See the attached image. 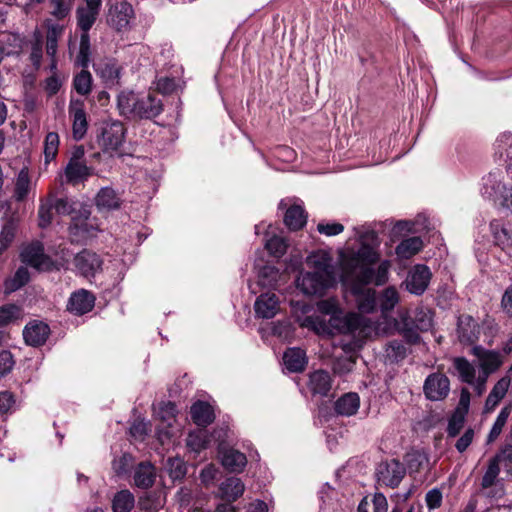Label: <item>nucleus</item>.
I'll list each match as a JSON object with an SVG mask.
<instances>
[{
	"label": "nucleus",
	"mask_w": 512,
	"mask_h": 512,
	"mask_svg": "<svg viewBox=\"0 0 512 512\" xmlns=\"http://www.w3.org/2000/svg\"><path fill=\"white\" fill-rule=\"evenodd\" d=\"M378 246L377 233L369 231L361 236L358 250H350L342 256L341 279L354 296L361 313H372L377 307L376 291L367 285L373 281V265L380 258Z\"/></svg>",
	"instance_id": "1"
},
{
	"label": "nucleus",
	"mask_w": 512,
	"mask_h": 512,
	"mask_svg": "<svg viewBox=\"0 0 512 512\" xmlns=\"http://www.w3.org/2000/svg\"><path fill=\"white\" fill-rule=\"evenodd\" d=\"M306 321L312 323L318 333L333 335L335 333L349 334L356 332L366 323V318L357 313L344 314L340 310L329 317L328 321L319 317H307Z\"/></svg>",
	"instance_id": "2"
},
{
	"label": "nucleus",
	"mask_w": 512,
	"mask_h": 512,
	"mask_svg": "<svg viewBox=\"0 0 512 512\" xmlns=\"http://www.w3.org/2000/svg\"><path fill=\"white\" fill-rule=\"evenodd\" d=\"M398 328L408 342L416 344L420 337L418 331H428L432 327V316L430 311L417 308L411 317L407 310L399 313Z\"/></svg>",
	"instance_id": "3"
},
{
	"label": "nucleus",
	"mask_w": 512,
	"mask_h": 512,
	"mask_svg": "<svg viewBox=\"0 0 512 512\" xmlns=\"http://www.w3.org/2000/svg\"><path fill=\"white\" fill-rule=\"evenodd\" d=\"M126 128L118 120L103 122L98 130L96 141L103 153L113 156L125 142Z\"/></svg>",
	"instance_id": "4"
},
{
	"label": "nucleus",
	"mask_w": 512,
	"mask_h": 512,
	"mask_svg": "<svg viewBox=\"0 0 512 512\" xmlns=\"http://www.w3.org/2000/svg\"><path fill=\"white\" fill-rule=\"evenodd\" d=\"M335 283V277H329L314 271H302L296 279L297 288L307 296H323Z\"/></svg>",
	"instance_id": "5"
},
{
	"label": "nucleus",
	"mask_w": 512,
	"mask_h": 512,
	"mask_svg": "<svg viewBox=\"0 0 512 512\" xmlns=\"http://www.w3.org/2000/svg\"><path fill=\"white\" fill-rule=\"evenodd\" d=\"M406 475L405 466L397 459L386 460L377 466L376 476L380 484L396 488Z\"/></svg>",
	"instance_id": "6"
},
{
	"label": "nucleus",
	"mask_w": 512,
	"mask_h": 512,
	"mask_svg": "<svg viewBox=\"0 0 512 512\" xmlns=\"http://www.w3.org/2000/svg\"><path fill=\"white\" fill-rule=\"evenodd\" d=\"M134 18L132 5L124 0L116 1L108 10L107 23L117 31L126 29Z\"/></svg>",
	"instance_id": "7"
},
{
	"label": "nucleus",
	"mask_w": 512,
	"mask_h": 512,
	"mask_svg": "<svg viewBox=\"0 0 512 512\" xmlns=\"http://www.w3.org/2000/svg\"><path fill=\"white\" fill-rule=\"evenodd\" d=\"M20 256L23 263L39 271H49L54 265L51 258L45 255L43 245L40 242H34L26 246Z\"/></svg>",
	"instance_id": "8"
},
{
	"label": "nucleus",
	"mask_w": 512,
	"mask_h": 512,
	"mask_svg": "<svg viewBox=\"0 0 512 512\" xmlns=\"http://www.w3.org/2000/svg\"><path fill=\"white\" fill-rule=\"evenodd\" d=\"M73 264L81 276L90 279L101 271L103 261L95 252L84 249L75 255Z\"/></svg>",
	"instance_id": "9"
},
{
	"label": "nucleus",
	"mask_w": 512,
	"mask_h": 512,
	"mask_svg": "<svg viewBox=\"0 0 512 512\" xmlns=\"http://www.w3.org/2000/svg\"><path fill=\"white\" fill-rule=\"evenodd\" d=\"M431 271L426 265L417 264L409 272L404 285L411 294L422 295L430 282Z\"/></svg>",
	"instance_id": "10"
},
{
	"label": "nucleus",
	"mask_w": 512,
	"mask_h": 512,
	"mask_svg": "<svg viewBox=\"0 0 512 512\" xmlns=\"http://www.w3.org/2000/svg\"><path fill=\"white\" fill-rule=\"evenodd\" d=\"M500 466H502V465H501L496 454L491 459H489L487 468L482 476L480 485H481L482 490H489V489L495 488L496 492L493 493L492 491H488L486 493L487 496L501 497L504 494L503 486L499 479Z\"/></svg>",
	"instance_id": "11"
},
{
	"label": "nucleus",
	"mask_w": 512,
	"mask_h": 512,
	"mask_svg": "<svg viewBox=\"0 0 512 512\" xmlns=\"http://www.w3.org/2000/svg\"><path fill=\"white\" fill-rule=\"evenodd\" d=\"M423 390L429 400H442L450 391L449 378L441 373H433L426 378Z\"/></svg>",
	"instance_id": "12"
},
{
	"label": "nucleus",
	"mask_w": 512,
	"mask_h": 512,
	"mask_svg": "<svg viewBox=\"0 0 512 512\" xmlns=\"http://www.w3.org/2000/svg\"><path fill=\"white\" fill-rule=\"evenodd\" d=\"M102 0H85V5L76 10L77 26L81 34L89 33L100 12Z\"/></svg>",
	"instance_id": "13"
},
{
	"label": "nucleus",
	"mask_w": 512,
	"mask_h": 512,
	"mask_svg": "<svg viewBox=\"0 0 512 512\" xmlns=\"http://www.w3.org/2000/svg\"><path fill=\"white\" fill-rule=\"evenodd\" d=\"M50 334L49 326L39 320H32L23 329L25 343L32 347H39L45 344Z\"/></svg>",
	"instance_id": "14"
},
{
	"label": "nucleus",
	"mask_w": 512,
	"mask_h": 512,
	"mask_svg": "<svg viewBox=\"0 0 512 512\" xmlns=\"http://www.w3.org/2000/svg\"><path fill=\"white\" fill-rule=\"evenodd\" d=\"M163 111V103L155 94L148 93L146 96L138 97L137 108L134 118L153 119Z\"/></svg>",
	"instance_id": "15"
},
{
	"label": "nucleus",
	"mask_w": 512,
	"mask_h": 512,
	"mask_svg": "<svg viewBox=\"0 0 512 512\" xmlns=\"http://www.w3.org/2000/svg\"><path fill=\"white\" fill-rule=\"evenodd\" d=\"M95 296L86 289H80L71 294L67 309L71 313L81 316L90 312L95 305Z\"/></svg>",
	"instance_id": "16"
},
{
	"label": "nucleus",
	"mask_w": 512,
	"mask_h": 512,
	"mask_svg": "<svg viewBox=\"0 0 512 512\" xmlns=\"http://www.w3.org/2000/svg\"><path fill=\"white\" fill-rule=\"evenodd\" d=\"M69 116L72 119L73 137L75 140H81L88 129L84 103L80 100L71 101L69 105Z\"/></svg>",
	"instance_id": "17"
},
{
	"label": "nucleus",
	"mask_w": 512,
	"mask_h": 512,
	"mask_svg": "<svg viewBox=\"0 0 512 512\" xmlns=\"http://www.w3.org/2000/svg\"><path fill=\"white\" fill-rule=\"evenodd\" d=\"M255 315L262 319H271L279 311V299L274 293H262L254 303Z\"/></svg>",
	"instance_id": "18"
},
{
	"label": "nucleus",
	"mask_w": 512,
	"mask_h": 512,
	"mask_svg": "<svg viewBox=\"0 0 512 512\" xmlns=\"http://www.w3.org/2000/svg\"><path fill=\"white\" fill-rule=\"evenodd\" d=\"M484 186L485 193L492 195L491 192H488V187L494 192V194H501L502 202L501 204L512 212V186L507 188L504 184H502L499 179L498 172H491L488 174L486 178H484Z\"/></svg>",
	"instance_id": "19"
},
{
	"label": "nucleus",
	"mask_w": 512,
	"mask_h": 512,
	"mask_svg": "<svg viewBox=\"0 0 512 512\" xmlns=\"http://www.w3.org/2000/svg\"><path fill=\"white\" fill-rule=\"evenodd\" d=\"M95 71L108 87L120 84L122 67L115 60H106L97 64Z\"/></svg>",
	"instance_id": "20"
},
{
	"label": "nucleus",
	"mask_w": 512,
	"mask_h": 512,
	"mask_svg": "<svg viewBox=\"0 0 512 512\" xmlns=\"http://www.w3.org/2000/svg\"><path fill=\"white\" fill-rule=\"evenodd\" d=\"M93 174V168L85 162H68L64 169L65 182L77 185L86 181Z\"/></svg>",
	"instance_id": "21"
},
{
	"label": "nucleus",
	"mask_w": 512,
	"mask_h": 512,
	"mask_svg": "<svg viewBox=\"0 0 512 512\" xmlns=\"http://www.w3.org/2000/svg\"><path fill=\"white\" fill-rule=\"evenodd\" d=\"M458 339L461 343L472 344L478 339V325L470 315H461L458 318Z\"/></svg>",
	"instance_id": "22"
},
{
	"label": "nucleus",
	"mask_w": 512,
	"mask_h": 512,
	"mask_svg": "<svg viewBox=\"0 0 512 512\" xmlns=\"http://www.w3.org/2000/svg\"><path fill=\"white\" fill-rule=\"evenodd\" d=\"M221 463L230 472H242L247 464L246 455L233 448L220 451Z\"/></svg>",
	"instance_id": "23"
},
{
	"label": "nucleus",
	"mask_w": 512,
	"mask_h": 512,
	"mask_svg": "<svg viewBox=\"0 0 512 512\" xmlns=\"http://www.w3.org/2000/svg\"><path fill=\"white\" fill-rule=\"evenodd\" d=\"M490 229L496 245L504 249L512 248V226L500 220H492Z\"/></svg>",
	"instance_id": "24"
},
{
	"label": "nucleus",
	"mask_w": 512,
	"mask_h": 512,
	"mask_svg": "<svg viewBox=\"0 0 512 512\" xmlns=\"http://www.w3.org/2000/svg\"><path fill=\"white\" fill-rule=\"evenodd\" d=\"M191 418L199 427H207L214 419L215 414L213 407L204 401H197L191 406Z\"/></svg>",
	"instance_id": "25"
},
{
	"label": "nucleus",
	"mask_w": 512,
	"mask_h": 512,
	"mask_svg": "<svg viewBox=\"0 0 512 512\" xmlns=\"http://www.w3.org/2000/svg\"><path fill=\"white\" fill-rule=\"evenodd\" d=\"M331 385V376L327 371L316 370L309 375L308 387L314 395L327 396Z\"/></svg>",
	"instance_id": "26"
},
{
	"label": "nucleus",
	"mask_w": 512,
	"mask_h": 512,
	"mask_svg": "<svg viewBox=\"0 0 512 512\" xmlns=\"http://www.w3.org/2000/svg\"><path fill=\"white\" fill-rule=\"evenodd\" d=\"M95 204L99 211H111L120 208L121 199L114 189L104 187L97 193Z\"/></svg>",
	"instance_id": "27"
},
{
	"label": "nucleus",
	"mask_w": 512,
	"mask_h": 512,
	"mask_svg": "<svg viewBox=\"0 0 512 512\" xmlns=\"http://www.w3.org/2000/svg\"><path fill=\"white\" fill-rule=\"evenodd\" d=\"M510 386V379L508 377H502L497 381L486 398L484 405V412H492L500 401L505 397Z\"/></svg>",
	"instance_id": "28"
},
{
	"label": "nucleus",
	"mask_w": 512,
	"mask_h": 512,
	"mask_svg": "<svg viewBox=\"0 0 512 512\" xmlns=\"http://www.w3.org/2000/svg\"><path fill=\"white\" fill-rule=\"evenodd\" d=\"M245 485L237 477H229L219 486V496L229 502L236 501L244 493Z\"/></svg>",
	"instance_id": "29"
},
{
	"label": "nucleus",
	"mask_w": 512,
	"mask_h": 512,
	"mask_svg": "<svg viewBox=\"0 0 512 512\" xmlns=\"http://www.w3.org/2000/svg\"><path fill=\"white\" fill-rule=\"evenodd\" d=\"M307 264L313 269L312 271L319 274L334 277V268L332 258L325 252H317L310 255Z\"/></svg>",
	"instance_id": "30"
},
{
	"label": "nucleus",
	"mask_w": 512,
	"mask_h": 512,
	"mask_svg": "<svg viewBox=\"0 0 512 512\" xmlns=\"http://www.w3.org/2000/svg\"><path fill=\"white\" fill-rule=\"evenodd\" d=\"M283 361L290 372H302L307 364L306 353L300 348H289L283 355Z\"/></svg>",
	"instance_id": "31"
},
{
	"label": "nucleus",
	"mask_w": 512,
	"mask_h": 512,
	"mask_svg": "<svg viewBox=\"0 0 512 512\" xmlns=\"http://www.w3.org/2000/svg\"><path fill=\"white\" fill-rule=\"evenodd\" d=\"M495 156L505 162L510 161L507 164L506 169L509 171L512 169V134L503 133L501 134L494 143Z\"/></svg>",
	"instance_id": "32"
},
{
	"label": "nucleus",
	"mask_w": 512,
	"mask_h": 512,
	"mask_svg": "<svg viewBox=\"0 0 512 512\" xmlns=\"http://www.w3.org/2000/svg\"><path fill=\"white\" fill-rule=\"evenodd\" d=\"M360 405V399L357 393H346L341 396L334 405L337 414L342 416L354 415Z\"/></svg>",
	"instance_id": "33"
},
{
	"label": "nucleus",
	"mask_w": 512,
	"mask_h": 512,
	"mask_svg": "<svg viewBox=\"0 0 512 512\" xmlns=\"http://www.w3.org/2000/svg\"><path fill=\"white\" fill-rule=\"evenodd\" d=\"M155 468L150 463H140L134 473L135 485L139 488L147 489L151 487L155 481Z\"/></svg>",
	"instance_id": "34"
},
{
	"label": "nucleus",
	"mask_w": 512,
	"mask_h": 512,
	"mask_svg": "<svg viewBox=\"0 0 512 512\" xmlns=\"http://www.w3.org/2000/svg\"><path fill=\"white\" fill-rule=\"evenodd\" d=\"M307 221V215L300 205H292L285 213L284 223L293 231L300 230L304 227Z\"/></svg>",
	"instance_id": "35"
},
{
	"label": "nucleus",
	"mask_w": 512,
	"mask_h": 512,
	"mask_svg": "<svg viewBox=\"0 0 512 512\" xmlns=\"http://www.w3.org/2000/svg\"><path fill=\"white\" fill-rule=\"evenodd\" d=\"M138 96L131 91H122L118 95L117 106L122 116L134 118Z\"/></svg>",
	"instance_id": "36"
},
{
	"label": "nucleus",
	"mask_w": 512,
	"mask_h": 512,
	"mask_svg": "<svg viewBox=\"0 0 512 512\" xmlns=\"http://www.w3.org/2000/svg\"><path fill=\"white\" fill-rule=\"evenodd\" d=\"M454 368L457 371L459 379L467 384H474L476 378V368L464 357H457L453 360Z\"/></svg>",
	"instance_id": "37"
},
{
	"label": "nucleus",
	"mask_w": 512,
	"mask_h": 512,
	"mask_svg": "<svg viewBox=\"0 0 512 512\" xmlns=\"http://www.w3.org/2000/svg\"><path fill=\"white\" fill-rule=\"evenodd\" d=\"M423 246V242L420 237H410L402 240L396 247V254L402 259H409L418 253Z\"/></svg>",
	"instance_id": "38"
},
{
	"label": "nucleus",
	"mask_w": 512,
	"mask_h": 512,
	"mask_svg": "<svg viewBox=\"0 0 512 512\" xmlns=\"http://www.w3.org/2000/svg\"><path fill=\"white\" fill-rule=\"evenodd\" d=\"M30 188L31 180L29 171L27 168H23L16 177L13 197L18 202L25 200L29 194Z\"/></svg>",
	"instance_id": "39"
},
{
	"label": "nucleus",
	"mask_w": 512,
	"mask_h": 512,
	"mask_svg": "<svg viewBox=\"0 0 512 512\" xmlns=\"http://www.w3.org/2000/svg\"><path fill=\"white\" fill-rule=\"evenodd\" d=\"M279 276L278 269L274 266L266 265L259 270L258 281L255 285L262 288L274 289L277 286Z\"/></svg>",
	"instance_id": "40"
},
{
	"label": "nucleus",
	"mask_w": 512,
	"mask_h": 512,
	"mask_svg": "<svg viewBox=\"0 0 512 512\" xmlns=\"http://www.w3.org/2000/svg\"><path fill=\"white\" fill-rule=\"evenodd\" d=\"M64 27L60 24H49L46 34V53L49 57L57 54L58 40L62 37Z\"/></svg>",
	"instance_id": "41"
},
{
	"label": "nucleus",
	"mask_w": 512,
	"mask_h": 512,
	"mask_svg": "<svg viewBox=\"0 0 512 512\" xmlns=\"http://www.w3.org/2000/svg\"><path fill=\"white\" fill-rule=\"evenodd\" d=\"M135 499L129 490H121L113 498L114 512H130L134 507Z\"/></svg>",
	"instance_id": "42"
},
{
	"label": "nucleus",
	"mask_w": 512,
	"mask_h": 512,
	"mask_svg": "<svg viewBox=\"0 0 512 512\" xmlns=\"http://www.w3.org/2000/svg\"><path fill=\"white\" fill-rule=\"evenodd\" d=\"M92 83V75L86 68H83L73 78V87L75 91L82 96H86L91 92Z\"/></svg>",
	"instance_id": "43"
},
{
	"label": "nucleus",
	"mask_w": 512,
	"mask_h": 512,
	"mask_svg": "<svg viewBox=\"0 0 512 512\" xmlns=\"http://www.w3.org/2000/svg\"><path fill=\"white\" fill-rule=\"evenodd\" d=\"M399 293L395 287L385 288L379 297V306L383 314L390 312L399 302Z\"/></svg>",
	"instance_id": "44"
},
{
	"label": "nucleus",
	"mask_w": 512,
	"mask_h": 512,
	"mask_svg": "<svg viewBox=\"0 0 512 512\" xmlns=\"http://www.w3.org/2000/svg\"><path fill=\"white\" fill-rule=\"evenodd\" d=\"M30 279L29 271L26 267H19L12 278L5 281V292L12 293L22 288Z\"/></svg>",
	"instance_id": "45"
},
{
	"label": "nucleus",
	"mask_w": 512,
	"mask_h": 512,
	"mask_svg": "<svg viewBox=\"0 0 512 512\" xmlns=\"http://www.w3.org/2000/svg\"><path fill=\"white\" fill-rule=\"evenodd\" d=\"M91 47L89 33L81 34L79 50L75 58V64L82 68H87L90 62Z\"/></svg>",
	"instance_id": "46"
},
{
	"label": "nucleus",
	"mask_w": 512,
	"mask_h": 512,
	"mask_svg": "<svg viewBox=\"0 0 512 512\" xmlns=\"http://www.w3.org/2000/svg\"><path fill=\"white\" fill-rule=\"evenodd\" d=\"M176 405L171 401L160 402L155 409L157 417L167 426H172L176 417Z\"/></svg>",
	"instance_id": "47"
},
{
	"label": "nucleus",
	"mask_w": 512,
	"mask_h": 512,
	"mask_svg": "<svg viewBox=\"0 0 512 512\" xmlns=\"http://www.w3.org/2000/svg\"><path fill=\"white\" fill-rule=\"evenodd\" d=\"M187 446L195 451L200 452L201 450L205 449L208 445L209 439L207 432L205 430H197L190 432L186 439Z\"/></svg>",
	"instance_id": "48"
},
{
	"label": "nucleus",
	"mask_w": 512,
	"mask_h": 512,
	"mask_svg": "<svg viewBox=\"0 0 512 512\" xmlns=\"http://www.w3.org/2000/svg\"><path fill=\"white\" fill-rule=\"evenodd\" d=\"M502 364L500 356L497 352L488 351L483 354L480 360V373H486L489 376L491 373L496 371Z\"/></svg>",
	"instance_id": "49"
},
{
	"label": "nucleus",
	"mask_w": 512,
	"mask_h": 512,
	"mask_svg": "<svg viewBox=\"0 0 512 512\" xmlns=\"http://www.w3.org/2000/svg\"><path fill=\"white\" fill-rule=\"evenodd\" d=\"M53 209V196H49L47 199L41 201L38 209L39 226L41 228H46L51 224Z\"/></svg>",
	"instance_id": "50"
},
{
	"label": "nucleus",
	"mask_w": 512,
	"mask_h": 512,
	"mask_svg": "<svg viewBox=\"0 0 512 512\" xmlns=\"http://www.w3.org/2000/svg\"><path fill=\"white\" fill-rule=\"evenodd\" d=\"M59 135L56 132H49L44 141L45 161L48 163L55 159L58 153Z\"/></svg>",
	"instance_id": "51"
},
{
	"label": "nucleus",
	"mask_w": 512,
	"mask_h": 512,
	"mask_svg": "<svg viewBox=\"0 0 512 512\" xmlns=\"http://www.w3.org/2000/svg\"><path fill=\"white\" fill-rule=\"evenodd\" d=\"M59 135L56 132H49L44 141L45 161L48 163L55 159L58 153Z\"/></svg>",
	"instance_id": "52"
},
{
	"label": "nucleus",
	"mask_w": 512,
	"mask_h": 512,
	"mask_svg": "<svg viewBox=\"0 0 512 512\" xmlns=\"http://www.w3.org/2000/svg\"><path fill=\"white\" fill-rule=\"evenodd\" d=\"M16 223L12 220L7 221L0 232V252L6 250L13 242L16 233Z\"/></svg>",
	"instance_id": "53"
},
{
	"label": "nucleus",
	"mask_w": 512,
	"mask_h": 512,
	"mask_svg": "<svg viewBox=\"0 0 512 512\" xmlns=\"http://www.w3.org/2000/svg\"><path fill=\"white\" fill-rule=\"evenodd\" d=\"M169 476L173 480L182 479L187 472V467L184 461L180 458H169L166 464Z\"/></svg>",
	"instance_id": "54"
},
{
	"label": "nucleus",
	"mask_w": 512,
	"mask_h": 512,
	"mask_svg": "<svg viewBox=\"0 0 512 512\" xmlns=\"http://www.w3.org/2000/svg\"><path fill=\"white\" fill-rule=\"evenodd\" d=\"M265 247L271 255L281 257L285 254L288 244L283 237L272 236L266 241Z\"/></svg>",
	"instance_id": "55"
},
{
	"label": "nucleus",
	"mask_w": 512,
	"mask_h": 512,
	"mask_svg": "<svg viewBox=\"0 0 512 512\" xmlns=\"http://www.w3.org/2000/svg\"><path fill=\"white\" fill-rule=\"evenodd\" d=\"M51 15L58 20L66 18L72 8L71 0H51Z\"/></svg>",
	"instance_id": "56"
},
{
	"label": "nucleus",
	"mask_w": 512,
	"mask_h": 512,
	"mask_svg": "<svg viewBox=\"0 0 512 512\" xmlns=\"http://www.w3.org/2000/svg\"><path fill=\"white\" fill-rule=\"evenodd\" d=\"M356 358L354 355L337 357L333 363V371L336 374L344 375L349 373L355 364Z\"/></svg>",
	"instance_id": "57"
},
{
	"label": "nucleus",
	"mask_w": 512,
	"mask_h": 512,
	"mask_svg": "<svg viewBox=\"0 0 512 512\" xmlns=\"http://www.w3.org/2000/svg\"><path fill=\"white\" fill-rule=\"evenodd\" d=\"M20 308L15 304L3 305L0 307V327L16 320L20 315Z\"/></svg>",
	"instance_id": "58"
},
{
	"label": "nucleus",
	"mask_w": 512,
	"mask_h": 512,
	"mask_svg": "<svg viewBox=\"0 0 512 512\" xmlns=\"http://www.w3.org/2000/svg\"><path fill=\"white\" fill-rule=\"evenodd\" d=\"M496 455L505 472L512 476V444H505Z\"/></svg>",
	"instance_id": "59"
},
{
	"label": "nucleus",
	"mask_w": 512,
	"mask_h": 512,
	"mask_svg": "<svg viewBox=\"0 0 512 512\" xmlns=\"http://www.w3.org/2000/svg\"><path fill=\"white\" fill-rule=\"evenodd\" d=\"M16 400L9 391H0V415L12 413L15 410Z\"/></svg>",
	"instance_id": "60"
},
{
	"label": "nucleus",
	"mask_w": 512,
	"mask_h": 512,
	"mask_svg": "<svg viewBox=\"0 0 512 512\" xmlns=\"http://www.w3.org/2000/svg\"><path fill=\"white\" fill-rule=\"evenodd\" d=\"M465 417L461 413H455L449 420L447 433L449 437L457 436L464 427Z\"/></svg>",
	"instance_id": "61"
},
{
	"label": "nucleus",
	"mask_w": 512,
	"mask_h": 512,
	"mask_svg": "<svg viewBox=\"0 0 512 512\" xmlns=\"http://www.w3.org/2000/svg\"><path fill=\"white\" fill-rule=\"evenodd\" d=\"M317 231L320 234H324L326 236H335L344 231V226L341 223H337V222H333V223L320 222L317 225Z\"/></svg>",
	"instance_id": "62"
},
{
	"label": "nucleus",
	"mask_w": 512,
	"mask_h": 512,
	"mask_svg": "<svg viewBox=\"0 0 512 512\" xmlns=\"http://www.w3.org/2000/svg\"><path fill=\"white\" fill-rule=\"evenodd\" d=\"M442 499V492L437 488L429 490L425 496L426 505L429 510L439 508L442 504Z\"/></svg>",
	"instance_id": "63"
},
{
	"label": "nucleus",
	"mask_w": 512,
	"mask_h": 512,
	"mask_svg": "<svg viewBox=\"0 0 512 512\" xmlns=\"http://www.w3.org/2000/svg\"><path fill=\"white\" fill-rule=\"evenodd\" d=\"M369 501L371 503L370 508H372V512H387L388 502L384 494L375 493Z\"/></svg>",
	"instance_id": "64"
}]
</instances>
